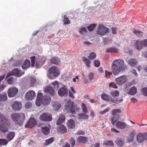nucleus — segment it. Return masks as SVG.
<instances>
[{
  "mask_svg": "<svg viewBox=\"0 0 147 147\" xmlns=\"http://www.w3.org/2000/svg\"><path fill=\"white\" fill-rule=\"evenodd\" d=\"M118 50L117 49L114 47H109L106 49L107 53H118Z\"/></svg>",
  "mask_w": 147,
  "mask_h": 147,
  "instance_id": "nucleus-26",
  "label": "nucleus"
},
{
  "mask_svg": "<svg viewBox=\"0 0 147 147\" xmlns=\"http://www.w3.org/2000/svg\"><path fill=\"white\" fill-rule=\"evenodd\" d=\"M25 107L26 108L29 109L32 106V104L30 102H27L25 104Z\"/></svg>",
  "mask_w": 147,
  "mask_h": 147,
  "instance_id": "nucleus-59",
  "label": "nucleus"
},
{
  "mask_svg": "<svg viewBox=\"0 0 147 147\" xmlns=\"http://www.w3.org/2000/svg\"><path fill=\"white\" fill-rule=\"evenodd\" d=\"M116 143L119 146H123L125 143V141L121 138H118L116 140Z\"/></svg>",
  "mask_w": 147,
  "mask_h": 147,
  "instance_id": "nucleus-30",
  "label": "nucleus"
},
{
  "mask_svg": "<svg viewBox=\"0 0 147 147\" xmlns=\"http://www.w3.org/2000/svg\"><path fill=\"white\" fill-rule=\"evenodd\" d=\"M88 77L90 80H92L94 79V74L91 72L88 74Z\"/></svg>",
  "mask_w": 147,
  "mask_h": 147,
  "instance_id": "nucleus-58",
  "label": "nucleus"
},
{
  "mask_svg": "<svg viewBox=\"0 0 147 147\" xmlns=\"http://www.w3.org/2000/svg\"><path fill=\"white\" fill-rule=\"evenodd\" d=\"M137 139L140 143L142 142L144 140H147V133H140L137 135Z\"/></svg>",
  "mask_w": 147,
  "mask_h": 147,
  "instance_id": "nucleus-9",
  "label": "nucleus"
},
{
  "mask_svg": "<svg viewBox=\"0 0 147 147\" xmlns=\"http://www.w3.org/2000/svg\"><path fill=\"white\" fill-rule=\"evenodd\" d=\"M35 56H33L31 57L30 58L31 61L32 62V66H33L35 63V61L36 60Z\"/></svg>",
  "mask_w": 147,
  "mask_h": 147,
  "instance_id": "nucleus-54",
  "label": "nucleus"
},
{
  "mask_svg": "<svg viewBox=\"0 0 147 147\" xmlns=\"http://www.w3.org/2000/svg\"><path fill=\"white\" fill-rule=\"evenodd\" d=\"M136 132L134 130L130 132L129 136L128 138V140L129 142H132L134 140V137L135 136Z\"/></svg>",
  "mask_w": 147,
  "mask_h": 147,
  "instance_id": "nucleus-24",
  "label": "nucleus"
},
{
  "mask_svg": "<svg viewBox=\"0 0 147 147\" xmlns=\"http://www.w3.org/2000/svg\"><path fill=\"white\" fill-rule=\"evenodd\" d=\"M15 136V133L14 132L10 131L7 134V137L9 141H11L14 138Z\"/></svg>",
  "mask_w": 147,
  "mask_h": 147,
  "instance_id": "nucleus-31",
  "label": "nucleus"
},
{
  "mask_svg": "<svg viewBox=\"0 0 147 147\" xmlns=\"http://www.w3.org/2000/svg\"><path fill=\"white\" fill-rule=\"evenodd\" d=\"M112 33L113 34H115L117 33V28L112 27L111 28Z\"/></svg>",
  "mask_w": 147,
  "mask_h": 147,
  "instance_id": "nucleus-63",
  "label": "nucleus"
},
{
  "mask_svg": "<svg viewBox=\"0 0 147 147\" xmlns=\"http://www.w3.org/2000/svg\"><path fill=\"white\" fill-rule=\"evenodd\" d=\"M65 120V116L63 115H60L59 119L57 121L56 124L57 125H59L61 123L63 122Z\"/></svg>",
  "mask_w": 147,
  "mask_h": 147,
  "instance_id": "nucleus-32",
  "label": "nucleus"
},
{
  "mask_svg": "<svg viewBox=\"0 0 147 147\" xmlns=\"http://www.w3.org/2000/svg\"><path fill=\"white\" fill-rule=\"evenodd\" d=\"M53 108L55 111H57L61 107V104L59 102H55L53 104Z\"/></svg>",
  "mask_w": 147,
  "mask_h": 147,
  "instance_id": "nucleus-33",
  "label": "nucleus"
},
{
  "mask_svg": "<svg viewBox=\"0 0 147 147\" xmlns=\"http://www.w3.org/2000/svg\"><path fill=\"white\" fill-rule=\"evenodd\" d=\"M141 41L137 40L134 43V46L138 50H141L143 48V45Z\"/></svg>",
  "mask_w": 147,
  "mask_h": 147,
  "instance_id": "nucleus-19",
  "label": "nucleus"
},
{
  "mask_svg": "<svg viewBox=\"0 0 147 147\" xmlns=\"http://www.w3.org/2000/svg\"><path fill=\"white\" fill-rule=\"evenodd\" d=\"M116 125L118 128L120 129H124L126 126V124L121 121H117L116 123Z\"/></svg>",
  "mask_w": 147,
  "mask_h": 147,
  "instance_id": "nucleus-21",
  "label": "nucleus"
},
{
  "mask_svg": "<svg viewBox=\"0 0 147 147\" xmlns=\"http://www.w3.org/2000/svg\"><path fill=\"white\" fill-rule=\"evenodd\" d=\"M8 142L7 140L6 139H0V145H6L7 144Z\"/></svg>",
  "mask_w": 147,
  "mask_h": 147,
  "instance_id": "nucleus-45",
  "label": "nucleus"
},
{
  "mask_svg": "<svg viewBox=\"0 0 147 147\" xmlns=\"http://www.w3.org/2000/svg\"><path fill=\"white\" fill-rule=\"evenodd\" d=\"M30 61L28 59L26 60L22 65V68L24 69H25L29 67L30 65Z\"/></svg>",
  "mask_w": 147,
  "mask_h": 147,
  "instance_id": "nucleus-29",
  "label": "nucleus"
},
{
  "mask_svg": "<svg viewBox=\"0 0 147 147\" xmlns=\"http://www.w3.org/2000/svg\"><path fill=\"white\" fill-rule=\"evenodd\" d=\"M82 110L83 112L84 113H86L88 112V110L86 105L84 103L82 104Z\"/></svg>",
  "mask_w": 147,
  "mask_h": 147,
  "instance_id": "nucleus-47",
  "label": "nucleus"
},
{
  "mask_svg": "<svg viewBox=\"0 0 147 147\" xmlns=\"http://www.w3.org/2000/svg\"><path fill=\"white\" fill-rule=\"evenodd\" d=\"M29 80L30 82V86H32L35 83H36V80L35 77H30L29 78Z\"/></svg>",
  "mask_w": 147,
  "mask_h": 147,
  "instance_id": "nucleus-39",
  "label": "nucleus"
},
{
  "mask_svg": "<svg viewBox=\"0 0 147 147\" xmlns=\"http://www.w3.org/2000/svg\"><path fill=\"white\" fill-rule=\"evenodd\" d=\"M87 31V29L84 28L83 27L81 28L79 32L82 34H84V33L86 32Z\"/></svg>",
  "mask_w": 147,
  "mask_h": 147,
  "instance_id": "nucleus-55",
  "label": "nucleus"
},
{
  "mask_svg": "<svg viewBox=\"0 0 147 147\" xmlns=\"http://www.w3.org/2000/svg\"><path fill=\"white\" fill-rule=\"evenodd\" d=\"M103 144L107 146H113L114 144L113 142L111 140H108L104 142Z\"/></svg>",
  "mask_w": 147,
  "mask_h": 147,
  "instance_id": "nucleus-48",
  "label": "nucleus"
},
{
  "mask_svg": "<svg viewBox=\"0 0 147 147\" xmlns=\"http://www.w3.org/2000/svg\"><path fill=\"white\" fill-rule=\"evenodd\" d=\"M109 30L103 24H101L98 26L96 31V34L98 35L101 36L104 35L109 33Z\"/></svg>",
  "mask_w": 147,
  "mask_h": 147,
  "instance_id": "nucleus-4",
  "label": "nucleus"
},
{
  "mask_svg": "<svg viewBox=\"0 0 147 147\" xmlns=\"http://www.w3.org/2000/svg\"><path fill=\"white\" fill-rule=\"evenodd\" d=\"M109 87L115 89H117V86L115 82H111L109 83Z\"/></svg>",
  "mask_w": 147,
  "mask_h": 147,
  "instance_id": "nucleus-50",
  "label": "nucleus"
},
{
  "mask_svg": "<svg viewBox=\"0 0 147 147\" xmlns=\"http://www.w3.org/2000/svg\"><path fill=\"white\" fill-rule=\"evenodd\" d=\"M22 75L20 71L17 68L14 69L11 72L9 73L7 75L6 78L9 77L11 75L15 76L18 77H20Z\"/></svg>",
  "mask_w": 147,
  "mask_h": 147,
  "instance_id": "nucleus-10",
  "label": "nucleus"
},
{
  "mask_svg": "<svg viewBox=\"0 0 147 147\" xmlns=\"http://www.w3.org/2000/svg\"><path fill=\"white\" fill-rule=\"evenodd\" d=\"M96 26V24H92L88 26L87 27V28L89 31H92L93 30Z\"/></svg>",
  "mask_w": 147,
  "mask_h": 147,
  "instance_id": "nucleus-43",
  "label": "nucleus"
},
{
  "mask_svg": "<svg viewBox=\"0 0 147 147\" xmlns=\"http://www.w3.org/2000/svg\"><path fill=\"white\" fill-rule=\"evenodd\" d=\"M54 138L51 137L48 139L46 140L45 141V144L46 145H49L50 144L52 143L54 141Z\"/></svg>",
  "mask_w": 147,
  "mask_h": 147,
  "instance_id": "nucleus-41",
  "label": "nucleus"
},
{
  "mask_svg": "<svg viewBox=\"0 0 147 147\" xmlns=\"http://www.w3.org/2000/svg\"><path fill=\"white\" fill-rule=\"evenodd\" d=\"M94 65L96 67H98L100 65V62L98 60H95L94 62Z\"/></svg>",
  "mask_w": 147,
  "mask_h": 147,
  "instance_id": "nucleus-56",
  "label": "nucleus"
},
{
  "mask_svg": "<svg viewBox=\"0 0 147 147\" xmlns=\"http://www.w3.org/2000/svg\"><path fill=\"white\" fill-rule=\"evenodd\" d=\"M134 33L138 37H141L143 35V32L140 31L138 30L134 29L132 30Z\"/></svg>",
  "mask_w": 147,
  "mask_h": 147,
  "instance_id": "nucleus-35",
  "label": "nucleus"
},
{
  "mask_svg": "<svg viewBox=\"0 0 147 147\" xmlns=\"http://www.w3.org/2000/svg\"><path fill=\"white\" fill-rule=\"evenodd\" d=\"M7 96L6 94H0V101H5L7 100Z\"/></svg>",
  "mask_w": 147,
  "mask_h": 147,
  "instance_id": "nucleus-37",
  "label": "nucleus"
},
{
  "mask_svg": "<svg viewBox=\"0 0 147 147\" xmlns=\"http://www.w3.org/2000/svg\"><path fill=\"white\" fill-rule=\"evenodd\" d=\"M115 119V117H111L110 119V121L113 125H114L115 124L116 122V120Z\"/></svg>",
  "mask_w": 147,
  "mask_h": 147,
  "instance_id": "nucleus-61",
  "label": "nucleus"
},
{
  "mask_svg": "<svg viewBox=\"0 0 147 147\" xmlns=\"http://www.w3.org/2000/svg\"><path fill=\"white\" fill-rule=\"evenodd\" d=\"M49 76L50 79H52V78L50 76L51 74H53L54 76L57 77L59 75V69L54 66L51 67L49 69Z\"/></svg>",
  "mask_w": 147,
  "mask_h": 147,
  "instance_id": "nucleus-8",
  "label": "nucleus"
},
{
  "mask_svg": "<svg viewBox=\"0 0 147 147\" xmlns=\"http://www.w3.org/2000/svg\"><path fill=\"white\" fill-rule=\"evenodd\" d=\"M59 131L62 134L65 133L67 132V129L63 125H60L58 127Z\"/></svg>",
  "mask_w": 147,
  "mask_h": 147,
  "instance_id": "nucleus-22",
  "label": "nucleus"
},
{
  "mask_svg": "<svg viewBox=\"0 0 147 147\" xmlns=\"http://www.w3.org/2000/svg\"><path fill=\"white\" fill-rule=\"evenodd\" d=\"M37 124L36 120L34 118H31L28 121L25 126L26 128L33 127Z\"/></svg>",
  "mask_w": 147,
  "mask_h": 147,
  "instance_id": "nucleus-12",
  "label": "nucleus"
},
{
  "mask_svg": "<svg viewBox=\"0 0 147 147\" xmlns=\"http://www.w3.org/2000/svg\"><path fill=\"white\" fill-rule=\"evenodd\" d=\"M22 105L21 103L18 101H15L12 105L13 109L14 111H20L22 108Z\"/></svg>",
  "mask_w": 147,
  "mask_h": 147,
  "instance_id": "nucleus-14",
  "label": "nucleus"
},
{
  "mask_svg": "<svg viewBox=\"0 0 147 147\" xmlns=\"http://www.w3.org/2000/svg\"><path fill=\"white\" fill-rule=\"evenodd\" d=\"M44 91L46 93H49L52 96H53L54 93V89L50 86H48L46 87Z\"/></svg>",
  "mask_w": 147,
  "mask_h": 147,
  "instance_id": "nucleus-20",
  "label": "nucleus"
},
{
  "mask_svg": "<svg viewBox=\"0 0 147 147\" xmlns=\"http://www.w3.org/2000/svg\"><path fill=\"white\" fill-rule=\"evenodd\" d=\"M52 84L53 85L55 88H58L59 87V84L58 82L55 81L52 83Z\"/></svg>",
  "mask_w": 147,
  "mask_h": 147,
  "instance_id": "nucleus-57",
  "label": "nucleus"
},
{
  "mask_svg": "<svg viewBox=\"0 0 147 147\" xmlns=\"http://www.w3.org/2000/svg\"><path fill=\"white\" fill-rule=\"evenodd\" d=\"M141 90L142 94L144 96H147V88H144L142 89Z\"/></svg>",
  "mask_w": 147,
  "mask_h": 147,
  "instance_id": "nucleus-49",
  "label": "nucleus"
},
{
  "mask_svg": "<svg viewBox=\"0 0 147 147\" xmlns=\"http://www.w3.org/2000/svg\"><path fill=\"white\" fill-rule=\"evenodd\" d=\"M11 119L16 124L21 126L25 120V115L23 113H14L11 115Z\"/></svg>",
  "mask_w": 147,
  "mask_h": 147,
  "instance_id": "nucleus-2",
  "label": "nucleus"
},
{
  "mask_svg": "<svg viewBox=\"0 0 147 147\" xmlns=\"http://www.w3.org/2000/svg\"><path fill=\"white\" fill-rule=\"evenodd\" d=\"M45 59L44 57L39 58L36 61V66L39 67L43 65L45 62Z\"/></svg>",
  "mask_w": 147,
  "mask_h": 147,
  "instance_id": "nucleus-16",
  "label": "nucleus"
},
{
  "mask_svg": "<svg viewBox=\"0 0 147 147\" xmlns=\"http://www.w3.org/2000/svg\"><path fill=\"white\" fill-rule=\"evenodd\" d=\"M124 61L123 60L121 59H116L114 60L111 64V71L108 73L107 71L105 70V76L107 77L112 74V73L114 75H118L121 72H123L126 68V66L124 65Z\"/></svg>",
  "mask_w": 147,
  "mask_h": 147,
  "instance_id": "nucleus-1",
  "label": "nucleus"
},
{
  "mask_svg": "<svg viewBox=\"0 0 147 147\" xmlns=\"http://www.w3.org/2000/svg\"><path fill=\"white\" fill-rule=\"evenodd\" d=\"M96 57V55L95 53L94 52H92L89 55L88 58L91 60L94 59Z\"/></svg>",
  "mask_w": 147,
  "mask_h": 147,
  "instance_id": "nucleus-46",
  "label": "nucleus"
},
{
  "mask_svg": "<svg viewBox=\"0 0 147 147\" xmlns=\"http://www.w3.org/2000/svg\"><path fill=\"white\" fill-rule=\"evenodd\" d=\"M78 140L79 143L85 144L88 141V138L86 137L80 136L78 138Z\"/></svg>",
  "mask_w": 147,
  "mask_h": 147,
  "instance_id": "nucleus-25",
  "label": "nucleus"
},
{
  "mask_svg": "<svg viewBox=\"0 0 147 147\" xmlns=\"http://www.w3.org/2000/svg\"><path fill=\"white\" fill-rule=\"evenodd\" d=\"M127 64L130 66L134 67L137 65L138 62L135 59L131 58L128 61L125 60Z\"/></svg>",
  "mask_w": 147,
  "mask_h": 147,
  "instance_id": "nucleus-18",
  "label": "nucleus"
},
{
  "mask_svg": "<svg viewBox=\"0 0 147 147\" xmlns=\"http://www.w3.org/2000/svg\"><path fill=\"white\" fill-rule=\"evenodd\" d=\"M137 92L136 88L134 86L131 88L129 91V94L132 95H134L136 94Z\"/></svg>",
  "mask_w": 147,
  "mask_h": 147,
  "instance_id": "nucleus-34",
  "label": "nucleus"
},
{
  "mask_svg": "<svg viewBox=\"0 0 147 147\" xmlns=\"http://www.w3.org/2000/svg\"><path fill=\"white\" fill-rule=\"evenodd\" d=\"M67 125L69 129L73 128L75 126V122L73 120L70 119L68 121Z\"/></svg>",
  "mask_w": 147,
  "mask_h": 147,
  "instance_id": "nucleus-23",
  "label": "nucleus"
},
{
  "mask_svg": "<svg viewBox=\"0 0 147 147\" xmlns=\"http://www.w3.org/2000/svg\"><path fill=\"white\" fill-rule=\"evenodd\" d=\"M40 120L46 121H50L52 120V115L47 112L44 113L40 116Z\"/></svg>",
  "mask_w": 147,
  "mask_h": 147,
  "instance_id": "nucleus-6",
  "label": "nucleus"
},
{
  "mask_svg": "<svg viewBox=\"0 0 147 147\" xmlns=\"http://www.w3.org/2000/svg\"><path fill=\"white\" fill-rule=\"evenodd\" d=\"M18 89L16 87H11L8 90L7 93L9 97H12L16 95L18 92Z\"/></svg>",
  "mask_w": 147,
  "mask_h": 147,
  "instance_id": "nucleus-11",
  "label": "nucleus"
},
{
  "mask_svg": "<svg viewBox=\"0 0 147 147\" xmlns=\"http://www.w3.org/2000/svg\"><path fill=\"white\" fill-rule=\"evenodd\" d=\"M42 104V98L41 99H36V104L38 106H40L41 104Z\"/></svg>",
  "mask_w": 147,
  "mask_h": 147,
  "instance_id": "nucleus-51",
  "label": "nucleus"
},
{
  "mask_svg": "<svg viewBox=\"0 0 147 147\" xmlns=\"http://www.w3.org/2000/svg\"><path fill=\"white\" fill-rule=\"evenodd\" d=\"M58 93L59 96L62 97L67 94L68 90L65 87H63L60 88Z\"/></svg>",
  "mask_w": 147,
  "mask_h": 147,
  "instance_id": "nucleus-13",
  "label": "nucleus"
},
{
  "mask_svg": "<svg viewBox=\"0 0 147 147\" xmlns=\"http://www.w3.org/2000/svg\"><path fill=\"white\" fill-rule=\"evenodd\" d=\"M82 60L84 61L85 62L86 65L89 68L90 66V64L91 63V61L85 57H84L82 58Z\"/></svg>",
  "mask_w": 147,
  "mask_h": 147,
  "instance_id": "nucleus-40",
  "label": "nucleus"
},
{
  "mask_svg": "<svg viewBox=\"0 0 147 147\" xmlns=\"http://www.w3.org/2000/svg\"><path fill=\"white\" fill-rule=\"evenodd\" d=\"M65 110L67 112L75 114L76 112L79 111L80 108L77 105L74 104L70 102H67L65 106Z\"/></svg>",
  "mask_w": 147,
  "mask_h": 147,
  "instance_id": "nucleus-3",
  "label": "nucleus"
},
{
  "mask_svg": "<svg viewBox=\"0 0 147 147\" xmlns=\"http://www.w3.org/2000/svg\"><path fill=\"white\" fill-rule=\"evenodd\" d=\"M127 80V77L125 75L120 76L115 79L116 83L119 86L123 85L126 82Z\"/></svg>",
  "mask_w": 147,
  "mask_h": 147,
  "instance_id": "nucleus-7",
  "label": "nucleus"
},
{
  "mask_svg": "<svg viewBox=\"0 0 147 147\" xmlns=\"http://www.w3.org/2000/svg\"><path fill=\"white\" fill-rule=\"evenodd\" d=\"M121 112H122L121 110L120 109H118L113 110L112 113L113 115L115 116Z\"/></svg>",
  "mask_w": 147,
  "mask_h": 147,
  "instance_id": "nucleus-36",
  "label": "nucleus"
},
{
  "mask_svg": "<svg viewBox=\"0 0 147 147\" xmlns=\"http://www.w3.org/2000/svg\"><path fill=\"white\" fill-rule=\"evenodd\" d=\"M63 22L64 24H69L70 23L69 19L66 15L64 16Z\"/></svg>",
  "mask_w": 147,
  "mask_h": 147,
  "instance_id": "nucleus-38",
  "label": "nucleus"
},
{
  "mask_svg": "<svg viewBox=\"0 0 147 147\" xmlns=\"http://www.w3.org/2000/svg\"><path fill=\"white\" fill-rule=\"evenodd\" d=\"M101 98L104 100L115 103L116 104L118 103V102H121L123 100L122 99L118 100L117 98H113L109 95L105 93H103L101 94Z\"/></svg>",
  "mask_w": 147,
  "mask_h": 147,
  "instance_id": "nucleus-5",
  "label": "nucleus"
},
{
  "mask_svg": "<svg viewBox=\"0 0 147 147\" xmlns=\"http://www.w3.org/2000/svg\"><path fill=\"white\" fill-rule=\"evenodd\" d=\"M132 85V83L131 82H128L125 84L124 87V89L126 90L129 87L131 86Z\"/></svg>",
  "mask_w": 147,
  "mask_h": 147,
  "instance_id": "nucleus-52",
  "label": "nucleus"
},
{
  "mask_svg": "<svg viewBox=\"0 0 147 147\" xmlns=\"http://www.w3.org/2000/svg\"><path fill=\"white\" fill-rule=\"evenodd\" d=\"M69 142L72 147H73L75 146V141L74 138L72 137L71 138Z\"/></svg>",
  "mask_w": 147,
  "mask_h": 147,
  "instance_id": "nucleus-53",
  "label": "nucleus"
},
{
  "mask_svg": "<svg viewBox=\"0 0 147 147\" xmlns=\"http://www.w3.org/2000/svg\"><path fill=\"white\" fill-rule=\"evenodd\" d=\"M142 41L143 45V47H147V39L144 40H141Z\"/></svg>",
  "mask_w": 147,
  "mask_h": 147,
  "instance_id": "nucleus-62",
  "label": "nucleus"
},
{
  "mask_svg": "<svg viewBox=\"0 0 147 147\" xmlns=\"http://www.w3.org/2000/svg\"><path fill=\"white\" fill-rule=\"evenodd\" d=\"M50 129L47 127H44L41 128V131L45 135H47L50 132Z\"/></svg>",
  "mask_w": 147,
  "mask_h": 147,
  "instance_id": "nucleus-27",
  "label": "nucleus"
},
{
  "mask_svg": "<svg viewBox=\"0 0 147 147\" xmlns=\"http://www.w3.org/2000/svg\"><path fill=\"white\" fill-rule=\"evenodd\" d=\"M13 78L12 77L8 78L7 79L8 83L10 84H12L13 81Z\"/></svg>",
  "mask_w": 147,
  "mask_h": 147,
  "instance_id": "nucleus-60",
  "label": "nucleus"
},
{
  "mask_svg": "<svg viewBox=\"0 0 147 147\" xmlns=\"http://www.w3.org/2000/svg\"><path fill=\"white\" fill-rule=\"evenodd\" d=\"M110 94L113 97L118 96L119 95V92L118 91L114 90L111 92Z\"/></svg>",
  "mask_w": 147,
  "mask_h": 147,
  "instance_id": "nucleus-42",
  "label": "nucleus"
},
{
  "mask_svg": "<svg viewBox=\"0 0 147 147\" xmlns=\"http://www.w3.org/2000/svg\"><path fill=\"white\" fill-rule=\"evenodd\" d=\"M131 102L133 103H136L137 102V100L135 98H131Z\"/></svg>",
  "mask_w": 147,
  "mask_h": 147,
  "instance_id": "nucleus-64",
  "label": "nucleus"
},
{
  "mask_svg": "<svg viewBox=\"0 0 147 147\" xmlns=\"http://www.w3.org/2000/svg\"><path fill=\"white\" fill-rule=\"evenodd\" d=\"M79 116L80 119H87L88 118V116L87 115L83 113L79 114Z\"/></svg>",
  "mask_w": 147,
  "mask_h": 147,
  "instance_id": "nucleus-44",
  "label": "nucleus"
},
{
  "mask_svg": "<svg viewBox=\"0 0 147 147\" xmlns=\"http://www.w3.org/2000/svg\"><path fill=\"white\" fill-rule=\"evenodd\" d=\"M50 62L52 64L58 65L60 63V60L57 57H55L51 59Z\"/></svg>",
  "mask_w": 147,
  "mask_h": 147,
  "instance_id": "nucleus-28",
  "label": "nucleus"
},
{
  "mask_svg": "<svg viewBox=\"0 0 147 147\" xmlns=\"http://www.w3.org/2000/svg\"><path fill=\"white\" fill-rule=\"evenodd\" d=\"M42 104L44 105L49 104L51 101V98L48 96H43L42 98Z\"/></svg>",
  "mask_w": 147,
  "mask_h": 147,
  "instance_id": "nucleus-17",
  "label": "nucleus"
},
{
  "mask_svg": "<svg viewBox=\"0 0 147 147\" xmlns=\"http://www.w3.org/2000/svg\"><path fill=\"white\" fill-rule=\"evenodd\" d=\"M35 96L34 92L33 90L28 91L26 94L25 98L27 100H32Z\"/></svg>",
  "mask_w": 147,
  "mask_h": 147,
  "instance_id": "nucleus-15",
  "label": "nucleus"
}]
</instances>
